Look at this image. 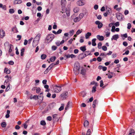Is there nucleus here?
<instances>
[{
    "label": "nucleus",
    "instance_id": "obj_1",
    "mask_svg": "<svg viewBox=\"0 0 135 135\" xmlns=\"http://www.w3.org/2000/svg\"><path fill=\"white\" fill-rule=\"evenodd\" d=\"M41 36V34L39 33L34 38L32 43V45L34 47H35L38 44Z\"/></svg>",
    "mask_w": 135,
    "mask_h": 135
},
{
    "label": "nucleus",
    "instance_id": "obj_2",
    "mask_svg": "<svg viewBox=\"0 0 135 135\" xmlns=\"http://www.w3.org/2000/svg\"><path fill=\"white\" fill-rule=\"evenodd\" d=\"M80 66L79 64L78 63H75L74 65L73 69L74 72L76 75L78 74L80 71Z\"/></svg>",
    "mask_w": 135,
    "mask_h": 135
},
{
    "label": "nucleus",
    "instance_id": "obj_3",
    "mask_svg": "<svg viewBox=\"0 0 135 135\" xmlns=\"http://www.w3.org/2000/svg\"><path fill=\"white\" fill-rule=\"evenodd\" d=\"M54 92L55 93L59 92L61 90V86H59L56 85L53 87Z\"/></svg>",
    "mask_w": 135,
    "mask_h": 135
},
{
    "label": "nucleus",
    "instance_id": "obj_4",
    "mask_svg": "<svg viewBox=\"0 0 135 135\" xmlns=\"http://www.w3.org/2000/svg\"><path fill=\"white\" fill-rule=\"evenodd\" d=\"M54 37V35L52 34L48 35L47 36L46 39L49 41V42L51 41L52 40Z\"/></svg>",
    "mask_w": 135,
    "mask_h": 135
},
{
    "label": "nucleus",
    "instance_id": "obj_5",
    "mask_svg": "<svg viewBox=\"0 0 135 135\" xmlns=\"http://www.w3.org/2000/svg\"><path fill=\"white\" fill-rule=\"evenodd\" d=\"M116 17L118 20L119 21L122 20L123 16L120 13H117L116 14Z\"/></svg>",
    "mask_w": 135,
    "mask_h": 135
},
{
    "label": "nucleus",
    "instance_id": "obj_6",
    "mask_svg": "<svg viewBox=\"0 0 135 135\" xmlns=\"http://www.w3.org/2000/svg\"><path fill=\"white\" fill-rule=\"evenodd\" d=\"M95 23L96 25H98V27L99 28H101L103 26V24L99 21H96Z\"/></svg>",
    "mask_w": 135,
    "mask_h": 135
},
{
    "label": "nucleus",
    "instance_id": "obj_7",
    "mask_svg": "<svg viewBox=\"0 0 135 135\" xmlns=\"http://www.w3.org/2000/svg\"><path fill=\"white\" fill-rule=\"evenodd\" d=\"M90 54L91 52H89L88 53V54H87L86 53L84 54L83 53H82L81 54H80L79 55V57H80V56H81V59H82L83 58L86 57L87 56L90 55Z\"/></svg>",
    "mask_w": 135,
    "mask_h": 135
},
{
    "label": "nucleus",
    "instance_id": "obj_8",
    "mask_svg": "<svg viewBox=\"0 0 135 135\" xmlns=\"http://www.w3.org/2000/svg\"><path fill=\"white\" fill-rule=\"evenodd\" d=\"M57 114H54L52 115V119L54 121H57L58 120V118L57 117Z\"/></svg>",
    "mask_w": 135,
    "mask_h": 135
},
{
    "label": "nucleus",
    "instance_id": "obj_9",
    "mask_svg": "<svg viewBox=\"0 0 135 135\" xmlns=\"http://www.w3.org/2000/svg\"><path fill=\"white\" fill-rule=\"evenodd\" d=\"M77 4L79 6H82L84 4V3L83 0H80L77 2Z\"/></svg>",
    "mask_w": 135,
    "mask_h": 135
},
{
    "label": "nucleus",
    "instance_id": "obj_10",
    "mask_svg": "<svg viewBox=\"0 0 135 135\" xmlns=\"http://www.w3.org/2000/svg\"><path fill=\"white\" fill-rule=\"evenodd\" d=\"M67 94L68 92H67L63 93L60 95V97L63 98H66Z\"/></svg>",
    "mask_w": 135,
    "mask_h": 135
},
{
    "label": "nucleus",
    "instance_id": "obj_11",
    "mask_svg": "<svg viewBox=\"0 0 135 135\" xmlns=\"http://www.w3.org/2000/svg\"><path fill=\"white\" fill-rule=\"evenodd\" d=\"M97 37L98 39L100 41H103L104 39V37L103 36H100L99 35H98L97 36Z\"/></svg>",
    "mask_w": 135,
    "mask_h": 135
},
{
    "label": "nucleus",
    "instance_id": "obj_12",
    "mask_svg": "<svg viewBox=\"0 0 135 135\" xmlns=\"http://www.w3.org/2000/svg\"><path fill=\"white\" fill-rule=\"evenodd\" d=\"M72 103L71 102H70V101L66 105V107L65 108V110H67L69 108L71 107V106H70V104H72Z\"/></svg>",
    "mask_w": 135,
    "mask_h": 135
},
{
    "label": "nucleus",
    "instance_id": "obj_13",
    "mask_svg": "<svg viewBox=\"0 0 135 135\" xmlns=\"http://www.w3.org/2000/svg\"><path fill=\"white\" fill-rule=\"evenodd\" d=\"M119 38L118 35V34H116L113 36L112 38H111V40H117Z\"/></svg>",
    "mask_w": 135,
    "mask_h": 135
},
{
    "label": "nucleus",
    "instance_id": "obj_14",
    "mask_svg": "<svg viewBox=\"0 0 135 135\" xmlns=\"http://www.w3.org/2000/svg\"><path fill=\"white\" fill-rule=\"evenodd\" d=\"M12 30L14 33H17L18 32L17 28H16V26H15L14 27L12 28Z\"/></svg>",
    "mask_w": 135,
    "mask_h": 135
},
{
    "label": "nucleus",
    "instance_id": "obj_15",
    "mask_svg": "<svg viewBox=\"0 0 135 135\" xmlns=\"http://www.w3.org/2000/svg\"><path fill=\"white\" fill-rule=\"evenodd\" d=\"M86 71L85 69L83 68H82L80 73L82 75H84L86 74Z\"/></svg>",
    "mask_w": 135,
    "mask_h": 135
},
{
    "label": "nucleus",
    "instance_id": "obj_16",
    "mask_svg": "<svg viewBox=\"0 0 135 135\" xmlns=\"http://www.w3.org/2000/svg\"><path fill=\"white\" fill-rule=\"evenodd\" d=\"M135 131L133 129H131L129 131L128 135H134Z\"/></svg>",
    "mask_w": 135,
    "mask_h": 135
},
{
    "label": "nucleus",
    "instance_id": "obj_17",
    "mask_svg": "<svg viewBox=\"0 0 135 135\" xmlns=\"http://www.w3.org/2000/svg\"><path fill=\"white\" fill-rule=\"evenodd\" d=\"M98 103V101L97 100H95L93 102V107L94 108L95 107V104H97Z\"/></svg>",
    "mask_w": 135,
    "mask_h": 135
},
{
    "label": "nucleus",
    "instance_id": "obj_18",
    "mask_svg": "<svg viewBox=\"0 0 135 135\" xmlns=\"http://www.w3.org/2000/svg\"><path fill=\"white\" fill-rule=\"evenodd\" d=\"M91 33L90 32H88L85 34V37L87 39L89 38V37L91 36Z\"/></svg>",
    "mask_w": 135,
    "mask_h": 135
},
{
    "label": "nucleus",
    "instance_id": "obj_19",
    "mask_svg": "<svg viewBox=\"0 0 135 135\" xmlns=\"http://www.w3.org/2000/svg\"><path fill=\"white\" fill-rule=\"evenodd\" d=\"M96 40V39L95 38L93 39L92 40V45L93 46H95L96 45V44L95 42Z\"/></svg>",
    "mask_w": 135,
    "mask_h": 135
},
{
    "label": "nucleus",
    "instance_id": "obj_20",
    "mask_svg": "<svg viewBox=\"0 0 135 135\" xmlns=\"http://www.w3.org/2000/svg\"><path fill=\"white\" fill-rule=\"evenodd\" d=\"M80 49L83 52H84L86 50V46H85L80 47Z\"/></svg>",
    "mask_w": 135,
    "mask_h": 135
},
{
    "label": "nucleus",
    "instance_id": "obj_21",
    "mask_svg": "<svg viewBox=\"0 0 135 135\" xmlns=\"http://www.w3.org/2000/svg\"><path fill=\"white\" fill-rule=\"evenodd\" d=\"M80 19L79 17H77L74 19V21L75 22H77L79 21L80 20Z\"/></svg>",
    "mask_w": 135,
    "mask_h": 135
},
{
    "label": "nucleus",
    "instance_id": "obj_22",
    "mask_svg": "<svg viewBox=\"0 0 135 135\" xmlns=\"http://www.w3.org/2000/svg\"><path fill=\"white\" fill-rule=\"evenodd\" d=\"M4 72L6 73L7 74H9L11 73V71L7 68H5L4 70Z\"/></svg>",
    "mask_w": 135,
    "mask_h": 135
},
{
    "label": "nucleus",
    "instance_id": "obj_23",
    "mask_svg": "<svg viewBox=\"0 0 135 135\" xmlns=\"http://www.w3.org/2000/svg\"><path fill=\"white\" fill-rule=\"evenodd\" d=\"M66 3V0H61V4L62 6H64Z\"/></svg>",
    "mask_w": 135,
    "mask_h": 135
},
{
    "label": "nucleus",
    "instance_id": "obj_24",
    "mask_svg": "<svg viewBox=\"0 0 135 135\" xmlns=\"http://www.w3.org/2000/svg\"><path fill=\"white\" fill-rule=\"evenodd\" d=\"M5 35V32L4 31L2 30L1 31V33H0V36H1V37H2Z\"/></svg>",
    "mask_w": 135,
    "mask_h": 135
},
{
    "label": "nucleus",
    "instance_id": "obj_25",
    "mask_svg": "<svg viewBox=\"0 0 135 135\" xmlns=\"http://www.w3.org/2000/svg\"><path fill=\"white\" fill-rule=\"evenodd\" d=\"M56 59V57L55 56H53L50 58V61L53 62L55 61Z\"/></svg>",
    "mask_w": 135,
    "mask_h": 135
},
{
    "label": "nucleus",
    "instance_id": "obj_26",
    "mask_svg": "<svg viewBox=\"0 0 135 135\" xmlns=\"http://www.w3.org/2000/svg\"><path fill=\"white\" fill-rule=\"evenodd\" d=\"M1 125L2 127L4 128L6 126L7 124L6 122H3L1 123Z\"/></svg>",
    "mask_w": 135,
    "mask_h": 135
},
{
    "label": "nucleus",
    "instance_id": "obj_27",
    "mask_svg": "<svg viewBox=\"0 0 135 135\" xmlns=\"http://www.w3.org/2000/svg\"><path fill=\"white\" fill-rule=\"evenodd\" d=\"M81 96L83 97H84L86 95V93L84 91H83L81 92Z\"/></svg>",
    "mask_w": 135,
    "mask_h": 135
},
{
    "label": "nucleus",
    "instance_id": "obj_28",
    "mask_svg": "<svg viewBox=\"0 0 135 135\" xmlns=\"http://www.w3.org/2000/svg\"><path fill=\"white\" fill-rule=\"evenodd\" d=\"M97 86H93L92 88V90L91 92L92 93H95L96 90V87Z\"/></svg>",
    "mask_w": 135,
    "mask_h": 135
},
{
    "label": "nucleus",
    "instance_id": "obj_29",
    "mask_svg": "<svg viewBox=\"0 0 135 135\" xmlns=\"http://www.w3.org/2000/svg\"><path fill=\"white\" fill-rule=\"evenodd\" d=\"M89 125V122L87 120H86L84 123V125L85 127H87Z\"/></svg>",
    "mask_w": 135,
    "mask_h": 135
},
{
    "label": "nucleus",
    "instance_id": "obj_30",
    "mask_svg": "<svg viewBox=\"0 0 135 135\" xmlns=\"http://www.w3.org/2000/svg\"><path fill=\"white\" fill-rule=\"evenodd\" d=\"M65 12L66 14L68 16H70V11L69 9H66Z\"/></svg>",
    "mask_w": 135,
    "mask_h": 135
},
{
    "label": "nucleus",
    "instance_id": "obj_31",
    "mask_svg": "<svg viewBox=\"0 0 135 135\" xmlns=\"http://www.w3.org/2000/svg\"><path fill=\"white\" fill-rule=\"evenodd\" d=\"M25 51V49L23 48H22L21 50V52L20 53L21 55L23 56L24 54V53Z\"/></svg>",
    "mask_w": 135,
    "mask_h": 135
},
{
    "label": "nucleus",
    "instance_id": "obj_32",
    "mask_svg": "<svg viewBox=\"0 0 135 135\" xmlns=\"http://www.w3.org/2000/svg\"><path fill=\"white\" fill-rule=\"evenodd\" d=\"M41 91V89L40 87H37L36 90V92L37 93H39Z\"/></svg>",
    "mask_w": 135,
    "mask_h": 135
},
{
    "label": "nucleus",
    "instance_id": "obj_33",
    "mask_svg": "<svg viewBox=\"0 0 135 135\" xmlns=\"http://www.w3.org/2000/svg\"><path fill=\"white\" fill-rule=\"evenodd\" d=\"M38 96H39L38 98H39L38 99H39L40 100V101L41 102L43 100V95H40L39 94Z\"/></svg>",
    "mask_w": 135,
    "mask_h": 135
},
{
    "label": "nucleus",
    "instance_id": "obj_34",
    "mask_svg": "<svg viewBox=\"0 0 135 135\" xmlns=\"http://www.w3.org/2000/svg\"><path fill=\"white\" fill-rule=\"evenodd\" d=\"M90 84L91 85L94 84L95 86H98L97 83L96 82H95V81H93L92 82H91L90 83Z\"/></svg>",
    "mask_w": 135,
    "mask_h": 135
},
{
    "label": "nucleus",
    "instance_id": "obj_35",
    "mask_svg": "<svg viewBox=\"0 0 135 135\" xmlns=\"http://www.w3.org/2000/svg\"><path fill=\"white\" fill-rule=\"evenodd\" d=\"M61 105V106L59 109V110L60 111H61L64 109V104H62Z\"/></svg>",
    "mask_w": 135,
    "mask_h": 135
},
{
    "label": "nucleus",
    "instance_id": "obj_36",
    "mask_svg": "<svg viewBox=\"0 0 135 135\" xmlns=\"http://www.w3.org/2000/svg\"><path fill=\"white\" fill-rule=\"evenodd\" d=\"M46 57V55L45 54H42L41 56V58L42 59H44Z\"/></svg>",
    "mask_w": 135,
    "mask_h": 135
},
{
    "label": "nucleus",
    "instance_id": "obj_37",
    "mask_svg": "<svg viewBox=\"0 0 135 135\" xmlns=\"http://www.w3.org/2000/svg\"><path fill=\"white\" fill-rule=\"evenodd\" d=\"M40 124L42 126H45L46 124V123L44 120H42L40 122Z\"/></svg>",
    "mask_w": 135,
    "mask_h": 135
},
{
    "label": "nucleus",
    "instance_id": "obj_38",
    "mask_svg": "<svg viewBox=\"0 0 135 135\" xmlns=\"http://www.w3.org/2000/svg\"><path fill=\"white\" fill-rule=\"evenodd\" d=\"M73 11L74 12L76 13L78 12L79 11V9L78 8L76 7L74 8Z\"/></svg>",
    "mask_w": 135,
    "mask_h": 135
},
{
    "label": "nucleus",
    "instance_id": "obj_39",
    "mask_svg": "<svg viewBox=\"0 0 135 135\" xmlns=\"http://www.w3.org/2000/svg\"><path fill=\"white\" fill-rule=\"evenodd\" d=\"M106 12H107V13L108 14L111 13L112 11L111 9L109 8H108V9H107Z\"/></svg>",
    "mask_w": 135,
    "mask_h": 135
},
{
    "label": "nucleus",
    "instance_id": "obj_40",
    "mask_svg": "<svg viewBox=\"0 0 135 135\" xmlns=\"http://www.w3.org/2000/svg\"><path fill=\"white\" fill-rule=\"evenodd\" d=\"M22 0H18L17 1V2H16L14 4H20L22 3Z\"/></svg>",
    "mask_w": 135,
    "mask_h": 135
},
{
    "label": "nucleus",
    "instance_id": "obj_41",
    "mask_svg": "<svg viewBox=\"0 0 135 135\" xmlns=\"http://www.w3.org/2000/svg\"><path fill=\"white\" fill-rule=\"evenodd\" d=\"M74 30H73L70 31L69 32V35L71 36H72L74 33Z\"/></svg>",
    "mask_w": 135,
    "mask_h": 135
},
{
    "label": "nucleus",
    "instance_id": "obj_42",
    "mask_svg": "<svg viewBox=\"0 0 135 135\" xmlns=\"http://www.w3.org/2000/svg\"><path fill=\"white\" fill-rule=\"evenodd\" d=\"M15 12L14 10L13 9H9V12L11 14Z\"/></svg>",
    "mask_w": 135,
    "mask_h": 135
},
{
    "label": "nucleus",
    "instance_id": "obj_43",
    "mask_svg": "<svg viewBox=\"0 0 135 135\" xmlns=\"http://www.w3.org/2000/svg\"><path fill=\"white\" fill-rule=\"evenodd\" d=\"M115 27L113 25L112 27L111 31L112 32H114L115 31Z\"/></svg>",
    "mask_w": 135,
    "mask_h": 135
},
{
    "label": "nucleus",
    "instance_id": "obj_44",
    "mask_svg": "<svg viewBox=\"0 0 135 135\" xmlns=\"http://www.w3.org/2000/svg\"><path fill=\"white\" fill-rule=\"evenodd\" d=\"M10 48L9 49V52H11L12 51V50L11 49L12 47H13V45L11 44H10Z\"/></svg>",
    "mask_w": 135,
    "mask_h": 135
},
{
    "label": "nucleus",
    "instance_id": "obj_45",
    "mask_svg": "<svg viewBox=\"0 0 135 135\" xmlns=\"http://www.w3.org/2000/svg\"><path fill=\"white\" fill-rule=\"evenodd\" d=\"M91 133V130L90 129H89L87 132L86 135H90Z\"/></svg>",
    "mask_w": 135,
    "mask_h": 135
},
{
    "label": "nucleus",
    "instance_id": "obj_46",
    "mask_svg": "<svg viewBox=\"0 0 135 135\" xmlns=\"http://www.w3.org/2000/svg\"><path fill=\"white\" fill-rule=\"evenodd\" d=\"M102 45V44L101 42H99L98 44V48L99 49H100L101 48V47Z\"/></svg>",
    "mask_w": 135,
    "mask_h": 135
},
{
    "label": "nucleus",
    "instance_id": "obj_47",
    "mask_svg": "<svg viewBox=\"0 0 135 135\" xmlns=\"http://www.w3.org/2000/svg\"><path fill=\"white\" fill-rule=\"evenodd\" d=\"M102 49L104 51H106L107 50V47L105 46H103L102 47Z\"/></svg>",
    "mask_w": 135,
    "mask_h": 135
},
{
    "label": "nucleus",
    "instance_id": "obj_48",
    "mask_svg": "<svg viewBox=\"0 0 135 135\" xmlns=\"http://www.w3.org/2000/svg\"><path fill=\"white\" fill-rule=\"evenodd\" d=\"M84 15L83 13H81L79 14V18H80V19H81V18L83 17Z\"/></svg>",
    "mask_w": 135,
    "mask_h": 135
},
{
    "label": "nucleus",
    "instance_id": "obj_49",
    "mask_svg": "<svg viewBox=\"0 0 135 135\" xmlns=\"http://www.w3.org/2000/svg\"><path fill=\"white\" fill-rule=\"evenodd\" d=\"M127 28L128 29H130L131 27V24L130 23H129L127 24Z\"/></svg>",
    "mask_w": 135,
    "mask_h": 135
},
{
    "label": "nucleus",
    "instance_id": "obj_50",
    "mask_svg": "<svg viewBox=\"0 0 135 135\" xmlns=\"http://www.w3.org/2000/svg\"><path fill=\"white\" fill-rule=\"evenodd\" d=\"M82 32L81 30H78L76 32V35H79Z\"/></svg>",
    "mask_w": 135,
    "mask_h": 135
},
{
    "label": "nucleus",
    "instance_id": "obj_51",
    "mask_svg": "<svg viewBox=\"0 0 135 135\" xmlns=\"http://www.w3.org/2000/svg\"><path fill=\"white\" fill-rule=\"evenodd\" d=\"M39 96H37V95H34L32 98L34 99H39L38 98Z\"/></svg>",
    "mask_w": 135,
    "mask_h": 135
},
{
    "label": "nucleus",
    "instance_id": "obj_52",
    "mask_svg": "<svg viewBox=\"0 0 135 135\" xmlns=\"http://www.w3.org/2000/svg\"><path fill=\"white\" fill-rule=\"evenodd\" d=\"M52 118L50 116H48L47 118V120H49L50 121H51L52 120Z\"/></svg>",
    "mask_w": 135,
    "mask_h": 135
},
{
    "label": "nucleus",
    "instance_id": "obj_53",
    "mask_svg": "<svg viewBox=\"0 0 135 135\" xmlns=\"http://www.w3.org/2000/svg\"><path fill=\"white\" fill-rule=\"evenodd\" d=\"M57 47L55 46H53L52 47V49L53 50H56Z\"/></svg>",
    "mask_w": 135,
    "mask_h": 135
},
{
    "label": "nucleus",
    "instance_id": "obj_54",
    "mask_svg": "<svg viewBox=\"0 0 135 135\" xmlns=\"http://www.w3.org/2000/svg\"><path fill=\"white\" fill-rule=\"evenodd\" d=\"M8 64L10 65H13L14 64V62L12 61H10L8 62Z\"/></svg>",
    "mask_w": 135,
    "mask_h": 135
},
{
    "label": "nucleus",
    "instance_id": "obj_55",
    "mask_svg": "<svg viewBox=\"0 0 135 135\" xmlns=\"http://www.w3.org/2000/svg\"><path fill=\"white\" fill-rule=\"evenodd\" d=\"M107 55V54H106L105 53H102L100 54V56H106Z\"/></svg>",
    "mask_w": 135,
    "mask_h": 135
},
{
    "label": "nucleus",
    "instance_id": "obj_56",
    "mask_svg": "<svg viewBox=\"0 0 135 135\" xmlns=\"http://www.w3.org/2000/svg\"><path fill=\"white\" fill-rule=\"evenodd\" d=\"M100 86L101 87H102L103 85V81L102 80H101L100 81Z\"/></svg>",
    "mask_w": 135,
    "mask_h": 135
},
{
    "label": "nucleus",
    "instance_id": "obj_57",
    "mask_svg": "<svg viewBox=\"0 0 135 135\" xmlns=\"http://www.w3.org/2000/svg\"><path fill=\"white\" fill-rule=\"evenodd\" d=\"M114 24L116 27H118L119 25V22H115Z\"/></svg>",
    "mask_w": 135,
    "mask_h": 135
},
{
    "label": "nucleus",
    "instance_id": "obj_58",
    "mask_svg": "<svg viewBox=\"0 0 135 135\" xmlns=\"http://www.w3.org/2000/svg\"><path fill=\"white\" fill-rule=\"evenodd\" d=\"M123 44L125 46H127L128 45V43L126 41H124L123 42Z\"/></svg>",
    "mask_w": 135,
    "mask_h": 135
},
{
    "label": "nucleus",
    "instance_id": "obj_59",
    "mask_svg": "<svg viewBox=\"0 0 135 135\" xmlns=\"http://www.w3.org/2000/svg\"><path fill=\"white\" fill-rule=\"evenodd\" d=\"M129 51L128 50H127L123 54V55H127L129 53Z\"/></svg>",
    "mask_w": 135,
    "mask_h": 135
},
{
    "label": "nucleus",
    "instance_id": "obj_60",
    "mask_svg": "<svg viewBox=\"0 0 135 135\" xmlns=\"http://www.w3.org/2000/svg\"><path fill=\"white\" fill-rule=\"evenodd\" d=\"M110 32H105V35L106 37H109L110 35Z\"/></svg>",
    "mask_w": 135,
    "mask_h": 135
},
{
    "label": "nucleus",
    "instance_id": "obj_61",
    "mask_svg": "<svg viewBox=\"0 0 135 135\" xmlns=\"http://www.w3.org/2000/svg\"><path fill=\"white\" fill-rule=\"evenodd\" d=\"M97 60L99 61V62H100L102 61V59L100 57H98L97 59Z\"/></svg>",
    "mask_w": 135,
    "mask_h": 135
},
{
    "label": "nucleus",
    "instance_id": "obj_62",
    "mask_svg": "<svg viewBox=\"0 0 135 135\" xmlns=\"http://www.w3.org/2000/svg\"><path fill=\"white\" fill-rule=\"evenodd\" d=\"M129 13V11L128 10H125L124 12V14L126 15L128 14Z\"/></svg>",
    "mask_w": 135,
    "mask_h": 135
},
{
    "label": "nucleus",
    "instance_id": "obj_63",
    "mask_svg": "<svg viewBox=\"0 0 135 135\" xmlns=\"http://www.w3.org/2000/svg\"><path fill=\"white\" fill-rule=\"evenodd\" d=\"M11 76L9 77L7 80V82H11Z\"/></svg>",
    "mask_w": 135,
    "mask_h": 135
},
{
    "label": "nucleus",
    "instance_id": "obj_64",
    "mask_svg": "<svg viewBox=\"0 0 135 135\" xmlns=\"http://www.w3.org/2000/svg\"><path fill=\"white\" fill-rule=\"evenodd\" d=\"M31 5V4L30 2H27L26 3V6L28 7H30Z\"/></svg>",
    "mask_w": 135,
    "mask_h": 135
}]
</instances>
